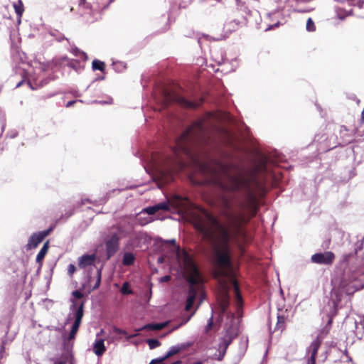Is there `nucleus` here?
<instances>
[{
  "label": "nucleus",
  "instance_id": "23",
  "mask_svg": "<svg viewBox=\"0 0 364 364\" xmlns=\"http://www.w3.org/2000/svg\"><path fill=\"white\" fill-rule=\"evenodd\" d=\"M105 63L99 60H94L92 63V68L94 70H100L102 72H104L105 70Z\"/></svg>",
  "mask_w": 364,
  "mask_h": 364
},
{
  "label": "nucleus",
  "instance_id": "59",
  "mask_svg": "<svg viewBox=\"0 0 364 364\" xmlns=\"http://www.w3.org/2000/svg\"><path fill=\"white\" fill-rule=\"evenodd\" d=\"M136 336V334L132 335V336H130V338L134 337V336Z\"/></svg>",
  "mask_w": 364,
  "mask_h": 364
},
{
  "label": "nucleus",
  "instance_id": "63",
  "mask_svg": "<svg viewBox=\"0 0 364 364\" xmlns=\"http://www.w3.org/2000/svg\"><path fill=\"white\" fill-rule=\"evenodd\" d=\"M231 316L232 317V320H234V315L231 314Z\"/></svg>",
  "mask_w": 364,
  "mask_h": 364
},
{
  "label": "nucleus",
  "instance_id": "27",
  "mask_svg": "<svg viewBox=\"0 0 364 364\" xmlns=\"http://www.w3.org/2000/svg\"><path fill=\"white\" fill-rule=\"evenodd\" d=\"M150 349H154L161 346V343L157 339L149 338L146 340Z\"/></svg>",
  "mask_w": 364,
  "mask_h": 364
},
{
  "label": "nucleus",
  "instance_id": "35",
  "mask_svg": "<svg viewBox=\"0 0 364 364\" xmlns=\"http://www.w3.org/2000/svg\"><path fill=\"white\" fill-rule=\"evenodd\" d=\"M235 289L237 301H238V303H241L242 302V296L240 295L239 288L236 284H235Z\"/></svg>",
  "mask_w": 364,
  "mask_h": 364
},
{
  "label": "nucleus",
  "instance_id": "2",
  "mask_svg": "<svg viewBox=\"0 0 364 364\" xmlns=\"http://www.w3.org/2000/svg\"><path fill=\"white\" fill-rule=\"evenodd\" d=\"M156 241L161 246L171 245L169 251L176 256L188 274L187 281L189 284V289L185 310L188 312L193 308L198 294L203 290V278L192 257L187 252L181 250L180 246L176 244V239L164 240L158 237Z\"/></svg>",
  "mask_w": 364,
  "mask_h": 364
},
{
  "label": "nucleus",
  "instance_id": "44",
  "mask_svg": "<svg viewBox=\"0 0 364 364\" xmlns=\"http://www.w3.org/2000/svg\"><path fill=\"white\" fill-rule=\"evenodd\" d=\"M93 102L104 105L110 103L111 102L95 100Z\"/></svg>",
  "mask_w": 364,
  "mask_h": 364
},
{
  "label": "nucleus",
  "instance_id": "18",
  "mask_svg": "<svg viewBox=\"0 0 364 364\" xmlns=\"http://www.w3.org/2000/svg\"><path fill=\"white\" fill-rule=\"evenodd\" d=\"M240 21L238 20H231L228 21L224 25V29L226 32L231 33L236 31L240 26Z\"/></svg>",
  "mask_w": 364,
  "mask_h": 364
},
{
  "label": "nucleus",
  "instance_id": "19",
  "mask_svg": "<svg viewBox=\"0 0 364 364\" xmlns=\"http://www.w3.org/2000/svg\"><path fill=\"white\" fill-rule=\"evenodd\" d=\"M135 255L129 252H125L122 257V264L124 266L132 265L135 261Z\"/></svg>",
  "mask_w": 364,
  "mask_h": 364
},
{
  "label": "nucleus",
  "instance_id": "9",
  "mask_svg": "<svg viewBox=\"0 0 364 364\" xmlns=\"http://www.w3.org/2000/svg\"><path fill=\"white\" fill-rule=\"evenodd\" d=\"M328 331V329L326 331V332L323 333V331H321L316 337V339H314L311 345L309 346L308 350L311 354L310 358L308 360L307 364H316V358L318 353V350L321 346L322 340L324 337V335L326 334Z\"/></svg>",
  "mask_w": 364,
  "mask_h": 364
},
{
  "label": "nucleus",
  "instance_id": "57",
  "mask_svg": "<svg viewBox=\"0 0 364 364\" xmlns=\"http://www.w3.org/2000/svg\"><path fill=\"white\" fill-rule=\"evenodd\" d=\"M193 364H203V363H202V362L198 361V362H196V363H194Z\"/></svg>",
  "mask_w": 364,
  "mask_h": 364
},
{
  "label": "nucleus",
  "instance_id": "51",
  "mask_svg": "<svg viewBox=\"0 0 364 364\" xmlns=\"http://www.w3.org/2000/svg\"><path fill=\"white\" fill-rule=\"evenodd\" d=\"M72 94L75 96V97H80V95L78 94L77 92H73Z\"/></svg>",
  "mask_w": 364,
  "mask_h": 364
},
{
  "label": "nucleus",
  "instance_id": "29",
  "mask_svg": "<svg viewBox=\"0 0 364 364\" xmlns=\"http://www.w3.org/2000/svg\"><path fill=\"white\" fill-rule=\"evenodd\" d=\"M306 29L309 32H314L316 31V26L311 18H309L307 19Z\"/></svg>",
  "mask_w": 364,
  "mask_h": 364
},
{
  "label": "nucleus",
  "instance_id": "42",
  "mask_svg": "<svg viewBox=\"0 0 364 364\" xmlns=\"http://www.w3.org/2000/svg\"><path fill=\"white\" fill-rule=\"evenodd\" d=\"M5 350L4 344L2 343L0 348V359L3 358L4 357V353Z\"/></svg>",
  "mask_w": 364,
  "mask_h": 364
},
{
  "label": "nucleus",
  "instance_id": "28",
  "mask_svg": "<svg viewBox=\"0 0 364 364\" xmlns=\"http://www.w3.org/2000/svg\"><path fill=\"white\" fill-rule=\"evenodd\" d=\"M113 67L117 72L120 73L126 69V64L124 62L118 61L113 63Z\"/></svg>",
  "mask_w": 364,
  "mask_h": 364
},
{
  "label": "nucleus",
  "instance_id": "58",
  "mask_svg": "<svg viewBox=\"0 0 364 364\" xmlns=\"http://www.w3.org/2000/svg\"><path fill=\"white\" fill-rule=\"evenodd\" d=\"M113 1H114V0H109V4H111V3H112Z\"/></svg>",
  "mask_w": 364,
  "mask_h": 364
},
{
  "label": "nucleus",
  "instance_id": "21",
  "mask_svg": "<svg viewBox=\"0 0 364 364\" xmlns=\"http://www.w3.org/2000/svg\"><path fill=\"white\" fill-rule=\"evenodd\" d=\"M285 320L286 318L283 315H277V322L276 323L274 331L279 330L283 331L285 328Z\"/></svg>",
  "mask_w": 364,
  "mask_h": 364
},
{
  "label": "nucleus",
  "instance_id": "60",
  "mask_svg": "<svg viewBox=\"0 0 364 364\" xmlns=\"http://www.w3.org/2000/svg\"><path fill=\"white\" fill-rule=\"evenodd\" d=\"M355 98H356L355 96L351 97V99L355 100Z\"/></svg>",
  "mask_w": 364,
  "mask_h": 364
},
{
  "label": "nucleus",
  "instance_id": "10",
  "mask_svg": "<svg viewBox=\"0 0 364 364\" xmlns=\"http://www.w3.org/2000/svg\"><path fill=\"white\" fill-rule=\"evenodd\" d=\"M53 228H50L48 230L35 232L31 235L28 239V243L26 245V250H30L37 247V246L48 236L52 231Z\"/></svg>",
  "mask_w": 364,
  "mask_h": 364
},
{
  "label": "nucleus",
  "instance_id": "14",
  "mask_svg": "<svg viewBox=\"0 0 364 364\" xmlns=\"http://www.w3.org/2000/svg\"><path fill=\"white\" fill-rule=\"evenodd\" d=\"M162 210H169V204L168 202H161L157 203L152 206H149L143 209L141 213H147L148 215H154L157 211Z\"/></svg>",
  "mask_w": 364,
  "mask_h": 364
},
{
  "label": "nucleus",
  "instance_id": "16",
  "mask_svg": "<svg viewBox=\"0 0 364 364\" xmlns=\"http://www.w3.org/2000/svg\"><path fill=\"white\" fill-rule=\"evenodd\" d=\"M106 348L105 346L104 340L102 338H96L93 344V351L97 356H101L105 351Z\"/></svg>",
  "mask_w": 364,
  "mask_h": 364
},
{
  "label": "nucleus",
  "instance_id": "54",
  "mask_svg": "<svg viewBox=\"0 0 364 364\" xmlns=\"http://www.w3.org/2000/svg\"><path fill=\"white\" fill-rule=\"evenodd\" d=\"M362 120L364 121V108H363V110L362 112Z\"/></svg>",
  "mask_w": 364,
  "mask_h": 364
},
{
  "label": "nucleus",
  "instance_id": "34",
  "mask_svg": "<svg viewBox=\"0 0 364 364\" xmlns=\"http://www.w3.org/2000/svg\"><path fill=\"white\" fill-rule=\"evenodd\" d=\"M75 266L73 264H70L68 267V274L70 277H72L73 273L75 272Z\"/></svg>",
  "mask_w": 364,
  "mask_h": 364
},
{
  "label": "nucleus",
  "instance_id": "30",
  "mask_svg": "<svg viewBox=\"0 0 364 364\" xmlns=\"http://www.w3.org/2000/svg\"><path fill=\"white\" fill-rule=\"evenodd\" d=\"M121 292L123 294H132V291L129 287V284L128 282H124L122 284V287L121 288Z\"/></svg>",
  "mask_w": 364,
  "mask_h": 364
},
{
  "label": "nucleus",
  "instance_id": "62",
  "mask_svg": "<svg viewBox=\"0 0 364 364\" xmlns=\"http://www.w3.org/2000/svg\"><path fill=\"white\" fill-rule=\"evenodd\" d=\"M40 270H41V269H39V267H38V269H37V272H38Z\"/></svg>",
  "mask_w": 364,
  "mask_h": 364
},
{
  "label": "nucleus",
  "instance_id": "5",
  "mask_svg": "<svg viewBox=\"0 0 364 364\" xmlns=\"http://www.w3.org/2000/svg\"><path fill=\"white\" fill-rule=\"evenodd\" d=\"M171 156H166L164 159H163V161L161 162L158 161H154V166H161V165H165L166 164H168V166L164 168L159 167V169L161 170L163 173H165V172H171L174 170L175 166H178L179 167L183 166V163L181 159V155L184 154L183 152H182L180 149H177L176 144L175 143V146L171 148Z\"/></svg>",
  "mask_w": 364,
  "mask_h": 364
},
{
  "label": "nucleus",
  "instance_id": "24",
  "mask_svg": "<svg viewBox=\"0 0 364 364\" xmlns=\"http://www.w3.org/2000/svg\"><path fill=\"white\" fill-rule=\"evenodd\" d=\"M48 33L51 36H53L57 41L60 42L65 39L68 40L63 33H61L57 30H50Z\"/></svg>",
  "mask_w": 364,
  "mask_h": 364
},
{
  "label": "nucleus",
  "instance_id": "22",
  "mask_svg": "<svg viewBox=\"0 0 364 364\" xmlns=\"http://www.w3.org/2000/svg\"><path fill=\"white\" fill-rule=\"evenodd\" d=\"M16 14L18 17H21L24 11L23 4L21 0H18L17 2L14 3L13 4Z\"/></svg>",
  "mask_w": 364,
  "mask_h": 364
},
{
  "label": "nucleus",
  "instance_id": "1",
  "mask_svg": "<svg viewBox=\"0 0 364 364\" xmlns=\"http://www.w3.org/2000/svg\"><path fill=\"white\" fill-rule=\"evenodd\" d=\"M269 159L260 154L252 168L245 176L242 173L232 175L230 173V168L220 164V168L224 175V179L217 176L216 183L225 191H242L245 200L236 202L237 210L232 212V204L226 197L222 198L223 215L228 222V227L222 224L213 214L203 210V216H197L193 225L198 232L201 235L211 247L213 256V277L215 279L223 291L222 311L226 312L229 296L227 293L228 283L226 279L229 276L231 266L230 241L239 242L240 239L245 238L246 233L242 225L248 223L257 212V196L264 193V187L259 179L258 175L268 172L267 164Z\"/></svg>",
  "mask_w": 364,
  "mask_h": 364
},
{
  "label": "nucleus",
  "instance_id": "12",
  "mask_svg": "<svg viewBox=\"0 0 364 364\" xmlns=\"http://www.w3.org/2000/svg\"><path fill=\"white\" fill-rule=\"evenodd\" d=\"M185 347L186 346L184 344L173 346L170 348L169 350L163 357L153 359L149 364H161L164 360L178 353L182 350H183Z\"/></svg>",
  "mask_w": 364,
  "mask_h": 364
},
{
  "label": "nucleus",
  "instance_id": "46",
  "mask_svg": "<svg viewBox=\"0 0 364 364\" xmlns=\"http://www.w3.org/2000/svg\"><path fill=\"white\" fill-rule=\"evenodd\" d=\"M346 359L348 361L350 362V363H353V360L351 358V357H350L348 354V353L346 351ZM353 364V363H352Z\"/></svg>",
  "mask_w": 364,
  "mask_h": 364
},
{
  "label": "nucleus",
  "instance_id": "7",
  "mask_svg": "<svg viewBox=\"0 0 364 364\" xmlns=\"http://www.w3.org/2000/svg\"><path fill=\"white\" fill-rule=\"evenodd\" d=\"M237 327L235 323H232L230 325L225 324L223 336L219 343V349L227 350L228 346L232 342L234 338L237 337Z\"/></svg>",
  "mask_w": 364,
  "mask_h": 364
},
{
  "label": "nucleus",
  "instance_id": "36",
  "mask_svg": "<svg viewBox=\"0 0 364 364\" xmlns=\"http://www.w3.org/2000/svg\"><path fill=\"white\" fill-rule=\"evenodd\" d=\"M352 14H353V10H352V9H350L349 11L346 12L345 15H342V14H341L338 12V11H337V16H338V18H340V19L343 20V19H344V18H345V17H346V16H350V15H352Z\"/></svg>",
  "mask_w": 364,
  "mask_h": 364
},
{
  "label": "nucleus",
  "instance_id": "49",
  "mask_svg": "<svg viewBox=\"0 0 364 364\" xmlns=\"http://www.w3.org/2000/svg\"><path fill=\"white\" fill-rule=\"evenodd\" d=\"M363 247V243L362 242H360L356 248V251L358 250H361Z\"/></svg>",
  "mask_w": 364,
  "mask_h": 364
},
{
  "label": "nucleus",
  "instance_id": "61",
  "mask_svg": "<svg viewBox=\"0 0 364 364\" xmlns=\"http://www.w3.org/2000/svg\"><path fill=\"white\" fill-rule=\"evenodd\" d=\"M267 355V350H266L265 353H264V356H266Z\"/></svg>",
  "mask_w": 364,
  "mask_h": 364
},
{
  "label": "nucleus",
  "instance_id": "31",
  "mask_svg": "<svg viewBox=\"0 0 364 364\" xmlns=\"http://www.w3.org/2000/svg\"><path fill=\"white\" fill-rule=\"evenodd\" d=\"M213 325V310L211 311V316L209 318L208 321V323L205 327V332L207 333L212 328Z\"/></svg>",
  "mask_w": 364,
  "mask_h": 364
},
{
  "label": "nucleus",
  "instance_id": "56",
  "mask_svg": "<svg viewBox=\"0 0 364 364\" xmlns=\"http://www.w3.org/2000/svg\"><path fill=\"white\" fill-rule=\"evenodd\" d=\"M104 78H105L104 77H99L97 78V80H104Z\"/></svg>",
  "mask_w": 364,
  "mask_h": 364
},
{
  "label": "nucleus",
  "instance_id": "4",
  "mask_svg": "<svg viewBox=\"0 0 364 364\" xmlns=\"http://www.w3.org/2000/svg\"><path fill=\"white\" fill-rule=\"evenodd\" d=\"M159 100L164 107L174 102L185 108L196 109L202 104L201 100L200 101H191L166 88L162 89L161 99Z\"/></svg>",
  "mask_w": 364,
  "mask_h": 364
},
{
  "label": "nucleus",
  "instance_id": "52",
  "mask_svg": "<svg viewBox=\"0 0 364 364\" xmlns=\"http://www.w3.org/2000/svg\"><path fill=\"white\" fill-rule=\"evenodd\" d=\"M89 201H90L89 199H84V200H82L81 203L83 205L85 203V202H89Z\"/></svg>",
  "mask_w": 364,
  "mask_h": 364
},
{
  "label": "nucleus",
  "instance_id": "32",
  "mask_svg": "<svg viewBox=\"0 0 364 364\" xmlns=\"http://www.w3.org/2000/svg\"><path fill=\"white\" fill-rule=\"evenodd\" d=\"M195 312H196V310L191 312L188 316H184L182 318L183 321L179 326H182V325L186 323L191 318V317L194 315Z\"/></svg>",
  "mask_w": 364,
  "mask_h": 364
},
{
  "label": "nucleus",
  "instance_id": "15",
  "mask_svg": "<svg viewBox=\"0 0 364 364\" xmlns=\"http://www.w3.org/2000/svg\"><path fill=\"white\" fill-rule=\"evenodd\" d=\"M95 255H83L78 258V265L80 268L85 269L88 266L94 264L95 261Z\"/></svg>",
  "mask_w": 364,
  "mask_h": 364
},
{
  "label": "nucleus",
  "instance_id": "53",
  "mask_svg": "<svg viewBox=\"0 0 364 364\" xmlns=\"http://www.w3.org/2000/svg\"><path fill=\"white\" fill-rule=\"evenodd\" d=\"M71 317H70V314L68 316V317L66 319V323H68L69 322V321L70 320Z\"/></svg>",
  "mask_w": 364,
  "mask_h": 364
},
{
  "label": "nucleus",
  "instance_id": "13",
  "mask_svg": "<svg viewBox=\"0 0 364 364\" xmlns=\"http://www.w3.org/2000/svg\"><path fill=\"white\" fill-rule=\"evenodd\" d=\"M323 311L326 314L328 319L327 326H331L333 318L337 314V302L333 299L328 300L327 304L323 307ZM328 326H326L327 328Z\"/></svg>",
  "mask_w": 364,
  "mask_h": 364
},
{
  "label": "nucleus",
  "instance_id": "11",
  "mask_svg": "<svg viewBox=\"0 0 364 364\" xmlns=\"http://www.w3.org/2000/svg\"><path fill=\"white\" fill-rule=\"evenodd\" d=\"M119 237L117 233H112L109 238L105 242L106 252L108 258L113 256L119 249Z\"/></svg>",
  "mask_w": 364,
  "mask_h": 364
},
{
  "label": "nucleus",
  "instance_id": "50",
  "mask_svg": "<svg viewBox=\"0 0 364 364\" xmlns=\"http://www.w3.org/2000/svg\"><path fill=\"white\" fill-rule=\"evenodd\" d=\"M86 3L85 0H79V5H83Z\"/></svg>",
  "mask_w": 364,
  "mask_h": 364
},
{
  "label": "nucleus",
  "instance_id": "38",
  "mask_svg": "<svg viewBox=\"0 0 364 364\" xmlns=\"http://www.w3.org/2000/svg\"><path fill=\"white\" fill-rule=\"evenodd\" d=\"M279 24H280V22L278 21H277L275 23L272 24V25H269V26L265 29V31H269V30H272V29H273V28H276V27H278V26H279Z\"/></svg>",
  "mask_w": 364,
  "mask_h": 364
},
{
  "label": "nucleus",
  "instance_id": "43",
  "mask_svg": "<svg viewBox=\"0 0 364 364\" xmlns=\"http://www.w3.org/2000/svg\"><path fill=\"white\" fill-rule=\"evenodd\" d=\"M235 1H236V4H237V6L239 8L242 9L244 6L245 4L242 3L240 0H235Z\"/></svg>",
  "mask_w": 364,
  "mask_h": 364
},
{
  "label": "nucleus",
  "instance_id": "3",
  "mask_svg": "<svg viewBox=\"0 0 364 364\" xmlns=\"http://www.w3.org/2000/svg\"><path fill=\"white\" fill-rule=\"evenodd\" d=\"M206 134V129L200 120L195 122L187 128L176 139L177 149L186 156L191 155L190 145L203 140Z\"/></svg>",
  "mask_w": 364,
  "mask_h": 364
},
{
  "label": "nucleus",
  "instance_id": "33",
  "mask_svg": "<svg viewBox=\"0 0 364 364\" xmlns=\"http://www.w3.org/2000/svg\"><path fill=\"white\" fill-rule=\"evenodd\" d=\"M64 59H66L68 60V65L75 70H77V65L78 64L77 61L74 60H68L67 58H65Z\"/></svg>",
  "mask_w": 364,
  "mask_h": 364
},
{
  "label": "nucleus",
  "instance_id": "48",
  "mask_svg": "<svg viewBox=\"0 0 364 364\" xmlns=\"http://www.w3.org/2000/svg\"><path fill=\"white\" fill-rule=\"evenodd\" d=\"M164 257H162V256H161V257H159L158 258V263H163V262H164Z\"/></svg>",
  "mask_w": 364,
  "mask_h": 364
},
{
  "label": "nucleus",
  "instance_id": "47",
  "mask_svg": "<svg viewBox=\"0 0 364 364\" xmlns=\"http://www.w3.org/2000/svg\"><path fill=\"white\" fill-rule=\"evenodd\" d=\"M277 14H278V12H277V11H274V12H272V13H269V14H267V16H268V17H269V18H270V17H272V16H275V15H277Z\"/></svg>",
  "mask_w": 364,
  "mask_h": 364
},
{
  "label": "nucleus",
  "instance_id": "37",
  "mask_svg": "<svg viewBox=\"0 0 364 364\" xmlns=\"http://www.w3.org/2000/svg\"><path fill=\"white\" fill-rule=\"evenodd\" d=\"M218 351H219V355H218V360H222L226 353V350H223V349H219L218 348Z\"/></svg>",
  "mask_w": 364,
  "mask_h": 364
},
{
  "label": "nucleus",
  "instance_id": "6",
  "mask_svg": "<svg viewBox=\"0 0 364 364\" xmlns=\"http://www.w3.org/2000/svg\"><path fill=\"white\" fill-rule=\"evenodd\" d=\"M70 311L73 314L74 322L71 326V329L69 335L68 336V341L73 340L78 331L80 326L82 318L84 314V303L82 302L78 306H77L76 302L72 299V304L70 306Z\"/></svg>",
  "mask_w": 364,
  "mask_h": 364
},
{
  "label": "nucleus",
  "instance_id": "25",
  "mask_svg": "<svg viewBox=\"0 0 364 364\" xmlns=\"http://www.w3.org/2000/svg\"><path fill=\"white\" fill-rule=\"evenodd\" d=\"M72 53L75 56L80 58L83 60H87V54L85 52L80 50L79 48H77L76 47L73 48Z\"/></svg>",
  "mask_w": 364,
  "mask_h": 364
},
{
  "label": "nucleus",
  "instance_id": "8",
  "mask_svg": "<svg viewBox=\"0 0 364 364\" xmlns=\"http://www.w3.org/2000/svg\"><path fill=\"white\" fill-rule=\"evenodd\" d=\"M334 259L335 255L331 251L318 252L313 255L311 257L312 263L321 265H330L333 262Z\"/></svg>",
  "mask_w": 364,
  "mask_h": 364
},
{
  "label": "nucleus",
  "instance_id": "40",
  "mask_svg": "<svg viewBox=\"0 0 364 364\" xmlns=\"http://www.w3.org/2000/svg\"><path fill=\"white\" fill-rule=\"evenodd\" d=\"M76 102H77V100L69 101V102H67L65 107H70L73 106ZM78 102H83V101L81 100H78Z\"/></svg>",
  "mask_w": 364,
  "mask_h": 364
},
{
  "label": "nucleus",
  "instance_id": "55",
  "mask_svg": "<svg viewBox=\"0 0 364 364\" xmlns=\"http://www.w3.org/2000/svg\"><path fill=\"white\" fill-rule=\"evenodd\" d=\"M23 83V82H19L17 85H16V87H18L19 86H21V85Z\"/></svg>",
  "mask_w": 364,
  "mask_h": 364
},
{
  "label": "nucleus",
  "instance_id": "41",
  "mask_svg": "<svg viewBox=\"0 0 364 364\" xmlns=\"http://www.w3.org/2000/svg\"><path fill=\"white\" fill-rule=\"evenodd\" d=\"M171 279V277L169 275H165L164 277H162L161 279H160V281L161 282H168L169 280Z\"/></svg>",
  "mask_w": 364,
  "mask_h": 364
},
{
  "label": "nucleus",
  "instance_id": "64",
  "mask_svg": "<svg viewBox=\"0 0 364 364\" xmlns=\"http://www.w3.org/2000/svg\"><path fill=\"white\" fill-rule=\"evenodd\" d=\"M55 364H63L62 362H60L58 363H55Z\"/></svg>",
  "mask_w": 364,
  "mask_h": 364
},
{
  "label": "nucleus",
  "instance_id": "45",
  "mask_svg": "<svg viewBox=\"0 0 364 364\" xmlns=\"http://www.w3.org/2000/svg\"><path fill=\"white\" fill-rule=\"evenodd\" d=\"M58 94V92H52V93H49L48 94L45 98H50L52 97H54L55 95H56Z\"/></svg>",
  "mask_w": 364,
  "mask_h": 364
},
{
  "label": "nucleus",
  "instance_id": "20",
  "mask_svg": "<svg viewBox=\"0 0 364 364\" xmlns=\"http://www.w3.org/2000/svg\"><path fill=\"white\" fill-rule=\"evenodd\" d=\"M166 323H148L144 325L141 328H139L137 331H139L141 330H151V331H156V330H161L163 329L166 326Z\"/></svg>",
  "mask_w": 364,
  "mask_h": 364
},
{
  "label": "nucleus",
  "instance_id": "17",
  "mask_svg": "<svg viewBox=\"0 0 364 364\" xmlns=\"http://www.w3.org/2000/svg\"><path fill=\"white\" fill-rule=\"evenodd\" d=\"M48 242L47 241L43 244V247H41V249L40 250L36 256V261L39 264V269H41L42 267V261L48 252Z\"/></svg>",
  "mask_w": 364,
  "mask_h": 364
},
{
  "label": "nucleus",
  "instance_id": "26",
  "mask_svg": "<svg viewBox=\"0 0 364 364\" xmlns=\"http://www.w3.org/2000/svg\"><path fill=\"white\" fill-rule=\"evenodd\" d=\"M102 267H100V268H97V281H95V284L92 287V289H96L99 288L100 283H101V278H102Z\"/></svg>",
  "mask_w": 364,
  "mask_h": 364
},
{
  "label": "nucleus",
  "instance_id": "39",
  "mask_svg": "<svg viewBox=\"0 0 364 364\" xmlns=\"http://www.w3.org/2000/svg\"><path fill=\"white\" fill-rule=\"evenodd\" d=\"M73 295L77 299H81L83 296V294L78 290L74 291Z\"/></svg>",
  "mask_w": 364,
  "mask_h": 364
}]
</instances>
